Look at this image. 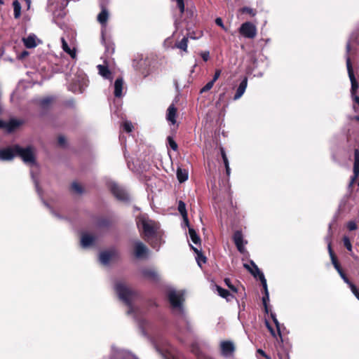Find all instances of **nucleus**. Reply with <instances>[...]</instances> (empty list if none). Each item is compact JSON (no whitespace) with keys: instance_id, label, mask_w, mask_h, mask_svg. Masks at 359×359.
Wrapping results in <instances>:
<instances>
[{"instance_id":"1","label":"nucleus","mask_w":359,"mask_h":359,"mask_svg":"<svg viewBox=\"0 0 359 359\" xmlns=\"http://www.w3.org/2000/svg\"><path fill=\"white\" fill-rule=\"evenodd\" d=\"M16 156H20L26 164L36 165L34 149L31 146L22 148L16 144L0 149L1 161H11Z\"/></svg>"},{"instance_id":"2","label":"nucleus","mask_w":359,"mask_h":359,"mask_svg":"<svg viewBox=\"0 0 359 359\" xmlns=\"http://www.w3.org/2000/svg\"><path fill=\"white\" fill-rule=\"evenodd\" d=\"M250 264L252 266L250 267V266L248 264H244V267L249 271V272L254 276V277H259L262 285L263 286V288L264 290V295L262 297V302L263 304L265 309L266 312H268V308H267V302L269 300V294L268 291L267 287V283L266 280L264 277V273L259 270L258 266L255 264V263L253 261H250Z\"/></svg>"},{"instance_id":"3","label":"nucleus","mask_w":359,"mask_h":359,"mask_svg":"<svg viewBox=\"0 0 359 359\" xmlns=\"http://www.w3.org/2000/svg\"><path fill=\"white\" fill-rule=\"evenodd\" d=\"M137 224L138 228L142 231L146 239L148 241L150 238L155 236L159 227L156 222L149 219L145 215L140 216L137 218Z\"/></svg>"},{"instance_id":"4","label":"nucleus","mask_w":359,"mask_h":359,"mask_svg":"<svg viewBox=\"0 0 359 359\" xmlns=\"http://www.w3.org/2000/svg\"><path fill=\"white\" fill-rule=\"evenodd\" d=\"M114 289L118 295L119 299L124 302L127 306H128L129 309L127 313L128 314H130L133 311V309L132 307V300L134 299L136 294L123 283H116Z\"/></svg>"},{"instance_id":"5","label":"nucleus","mask_w":359,"mask_h":359,"mask_svg":"<svg viewBox=\"0 0 359 359\" xmlns=\"http://www.w3.org/2000/svg\"><path fill=\"white\" fill-rule=\"evenodd\" d=\"M168 297L175 313L183 317L184 313L182 306L184 301V294L182 292L170 290L168 291Z\"/></svg>"},{"instance_id":"6","label":"nucleus","mask_w":359,"mask_h":359,"mask_svg":"<svg viewBox=\"0 0 359 359\" xmlns=\"http://www.w3.org/2000/svg\"><path fill=\"white\" fill-rule=\"evenodd\" d=\"M350 50H351V45L349 43H348L346 45L347 55L346 56V67H347L348 76H349V79H350V81L351 83V95L353 96V95L356 93V91L358 88V83L355 80V76L353 74V68H352V65H351V59L348 56V53L350 52Z\"/></svg>"},{"instance_id":"7","label":"nucleus","mask_w":359,"mask_h":359,"mask_svg":"<svg viewBox=\"0 0 359 359\" xmlns=\"http://www.w3.org/2000/svg\"><path fill=\"white\" fill-rule=\"evenodd\" d=\"M109 187L114 196L120 201H128L129 199L128 193L116 183L111 182L109 183Z\"/></svg>"},{"instance_id":"8","label":"nucleus","mask_w":359,"mask_h":359,"mask_svg":"<svg viewBox=\"0 0 359 359\" xmlns=\"http://www.w3.org/2000/svg\"><path fill=\"white\" fill-rule=\"evenodd\" d=\"M240 34L248 39H253L256 36L257 29L256 27L250 22H244L239 28Z\"/></svg>"},{"instance_id":"9","label":"nucleus","mask_w":359,"mask_h":359,"mask_svg":"<svg viewBox=\"0 0 359 359\" xmlns=\"http://www.w3.org/2000/svg\"><path fill=\"white\" fill-rule=\"evenodd\" d=\"M221 354L225 358H230L235 351V345L231 341H222L220 342Z\"/></svg>"},{"instance_id":"10","label":"nucleus","mask_w":359,"mask_h":359,"mask_svg":"<svg viewBox=\"0 0 359 359\" xmlns=\"http://www.w3.org/2000/svg\"><path fill=\"white\" fill-rule=\"evenodd\" d=\"M135 255L137 258L146 257L149 252L147 247L141 241H137L134 243Z\"/></svg>"},{"instance_id":"11","label":"nucleus","mask_w":359,"mask_h":359,"mask_svg":"<svg viewBox=\"0 0 359 359\" xmlns=\"http://www.w3.org/2000/svg\"><path fill=\"white\" fill-rule=\"evenodd\" d=\"M359 176V150L355 149L354 151V164H353V176L350 182V186H351L355 180Z\"/></svg>"},{"instance_id":"12","label":"nucleus","mask_w":359,"mask_h":359,"mask_svg":"<svg viewBox=\"0 0 359 359\" xmlns=\"http://www.w3.org/2000/svg\"><path fill=\"white\" fill-rule=\"evenodd\" d=\"M95 241V237L88 233H83L81 238V245L83 248H87Z\"/></svg>"},{"instance_id":"13","label":"nucleus","mask_w":359,"mask_h":359,"mask_svg":"<svg viewBox=\"0 0 359 359\" xmlns=\"http://www.w3.org/2000/svg\"><path fill=\"white\" fill-rule=\"evenodd\" d=\"M19 125L20 123L16 120H11L9 122L0 120V128H5L8 133L14 130Z\"/></svg>"},{"instance_id":"14","label":"nucleus","mask_w":359,"mask_h":359,"mask_svg":"<svg viewBox=\"0 0 359 359\" xmlns=\"http://www.w3.org/2000/svg\"><path fill=\"white\" fill-rule=\"evenodd\" d=\"M116 255L114 250L104 251L100 254V262L104 265H107L110 259Z\"/></svg>"},{"instance_id":"15","label":"nucleus","mask_w":359,"mask_h":359,"mask_svg":"<svg viewBox=\"0 0 359 359\" xmlns=\"http://www.w3.org/2000/svg\"><path fill=\"white\" fill-rule=\"evenodd\" d=\"M142 273L144 278L152 281L158 280V274L153 269H145L142 271Z\"/></svg>"},{"instance_id":"16","label":"nucleus","mask_w":359,"mask_h":359,"mask_svg":"<svg viewBox=\"0 0 359 359\" xmlns=\"http://www.w3.org/2000/svg\"><path fill=\"white\" fill-rule=\"evenodd\" d=\"M247 86H248V79H247V77H245L243 79V80L241 82V83L239 84V86L236 90V93L233 97L234 100H238L240 97H242V95L244 94V93L246 90Z\"/></svg>"},{"instance_id":"17","label":"nucleus","mask_w":359,"mask_h":359,"mask_svg":"<svg viewBox=\"0 0 359 359\" xmlns=\"http://www.w3.org/2000/svg\"><path fill=\"white\" fill-rule=\"evenodd\" d=\"M233 241L234 243L240 252H243L244 249V241L243 238V235L241 231H236L233 235Z\"/></svg>"},{"instance_id":"18","label":"nucleus","mask_w":359,"mask_h":359,"mask_svg":"<svg viewBox=\"0 0 359 359\" xmlns=\"http://www.w3.org/2000/svg\"><path fill=\"white\" fill-rule=\"evenodd\" d=\"M109 18V12L103 6H102V11L97 15V21L102 25V27H106L107 22Z\"/></svg>"},{"instance_id":"19","label":"nucleus","mask_w":359,"mask_h":359,"mask_svg":"<svg viewBox=\"0 0 359 359\" xmlns=\"http://www.w3.org/2000/svg\"><path fill=\"white\" fill-rule=\"evenodd\" d=\"M123 80L122 78H118L114 82V95L120 97L123 95Z\"/></svg>"},{"instance_id":"20","label":"nucleus","mask_w":359,"mask_h":359,"mask_svg":"<svg viewBox=\"0 0 359 359\" xmlns=\"http://www.w3.org/2000/svg\"><path fill=\"white\" fill-rule=\"evenodd\" d=\"M97 68L99 71V74L104 79H109L110 81L112 80V74L111 71L107 66L98 65Z\"/></svg>"},{"instance_id":"21","label":"nucleus","mask_w":359,"mask_h":359,"mask_svg":"<svg viewBox=\"0 0 359 359\" xmlns=\"http://www.w3.org/2000/svg\"><path fill=\"white\" fill-rule=\"evenodd\" d=\"M61 42L62 50L65 53L69 54L72 59H75L76 57V52L75 48H70V47L68 46L67 42L65 41L64 38L61 39Z\"/></svg>"},{"instance_id":"22","label":"nucleus","mask_w":359,"mask_h":359,"mask_svg":"<svg viewBox=\"0 0 359 359\" xmlns=\"http://www.w3.org/2000/svg\"><path fill=\"white\" fill-rule=\"evenodd\" d=\"M176 113L177 109L175 107L174 104L170 105L167 111L166 118L167 120L173 125L176 123Z\"/></svg>"},{"instance_id":"23","label":"nucleus","mask_w":359,"mask_h":359,"mask_svg":"<svg viewBox=\"0 0 359 359\" xmlns=\"http://www.w3.org/2000/svg\"><path fill=\"white\" fill-rule=\"evenodd\" d=\"M36 37L34 34H31L28 36L27 38L23 39V42L27 48H32L37 46V43L36 42Z\"/></svg>"},{"instance_id":"24","label":"nucleus","mask_w":359,"mask_h":359,"mask_svg":"<svg viewBox=\"0 0 359 359\" xmlns=\"http://www.w3.org/2000/svg\"><path fill=\"white\" fill-rule=\"evenodd\" d=\"M177 177L180 183L184 182L188 180V171L186 169L178 168L177 169Z\"/></svg>"},{"instance_id":"25","label":"nucleus","mask_w":359,"mask_h":359,"mask_svg":"<svg viewBox=\"0 0 359 359\" xmlns=\"http://www.w3.org/2000/svg\"><path fill=\"white\" fill-rule=\"evenodd\" d=\"M178 211L180 212V213L183 217V219L185 221L186 224L187 226H189V221H188V218H187V210H186V205L182 201H180L179 203H178Z\"/></svg>"},{"instance_id":"26","label":"nucleus","mask_w":359,"mask_h":359,"mask_svg":"<svg viewBox=\"0 0 359 359\" xmlns=\"http://www.w3.org/2000/svg\"><path fill=\"white\" fill-rule=\"evenodd\" d=\"M216 290L218 294L222 298L226 299L227 301H230L233 298V295L231 294L227 290L224 289L220 286H216Z\"/></svg>"},{"instance_id":"27","label":"nucleus","mask_w":359,"mask_h":359,"mask_svg":"<svg viewBox=\"0 0 359 359\" xmlns=\"http://www.w3.org/2000/svg\"><path fill=\"white\" fill-rule=\"evenodd\" d=\"M189 234L191 241L196 245L201 244V238L193 228H189Z\"/></svg>"},{"instance_id":"28","label":"nucleus","mask_w":359,"mask_h":359,"mask_svg":"<svg viewBox=\"0 0 359 359\" xmlns=\"http://www.w3.org/2000/svg\"><path fill=\"white\" fill-rule=\"evenodd\" d=\"M326 241L327 242V248H328L329 254H330V258L332 260V263L334 265V266H335L336 265L339 264V263H338L337 258L332 251L330 238L327 237Z\"/></svg>"},{"instance_id":"29","label":"nucleus","mask_w":359,"mask_h":359,"mask_svg":"<svg viewBox=\"0 0 359 359\" xmlns=\"http://www.w3.org/2000/svg\"><path fill=\"white\" fill-rule=\"evenodd\" d=\"M14 18L18 19L21 15V5L18 0L13 2Z\"/></svg>"},{"instance_id":"30","label":"nucleus","mask_w":359,"mask_h":359,"mask_svg":"<svg viewBox=\"0 0 359 359\" xmlns=\"http://www.w3.org/2000/svg\"><path fill=\"white\" fill-rule=\"evenodd\" d=\"M193 250L196 253V261L199 266H201V262L205 263L206 262V258L201 253V251L198 250L197 248L191 246Z\"/></svg>"},{"instance_id":"31","label":"nucleus","mask_w":359,"mask_h":359,"mask_svg":"<svg viewBox=\"0 0 359 359\" xmlns=\"http://www.w3.org/2000/svg\"><path fill=\"white\" fill-rule=\"evenodd\" d=\"M188 37H184L179 43L175 44L177 48H180L185 52L187 50Z\"/></svg>"},{"instance_id":"32","label":"nucleus","mask_w":359,"mask_h":359,"mask_svg":"<svg viewBox=\"0 0 359 359\" xmlns=\"http://www.w3.org/2000/svg\"><path fill=\"white\" fill-rule=\"evenodd\" d=\"M123 130L127 133H130L133 130V126L130 121H126L123 123Z\"/></svg>"},{"instance_id":"33","label":"nucleus","mask_w":359,"mask_h":359,"mask_svg":"<svg viewBox=\"0 0 359 359\" xmlns=\"http://www.w3.org/2000/svg\"><path fill=\"white\" fill-rule=\"evenodd\" d=\"M72 190L78 194H81L83 192V189L81 186L77 182H73L72 184Z\"/></svg>"},{"instance_id":"34","label":"nucleus","mask_w":359,"mask_h":359,"mask_svg":"<svg viewBox=\"0 0 359 359\" xmlns=\"http://www.w3.org/2000/svg\"><path fill=\"white\" fill-rule=\"evenodd\" d=\"M214 83H214V82H212V81H209L208 83H207L205 84V86H204L201 89V91H200V92H201V93H205V92H207V91L210 90L212 88V86H213Z\"/></svg>"},{"instance_id":"35","label":"nucleus","mask_w":359,"mask_h":359,"mask_svg":"<svg viewBox=\"0 0 359 359\" xmlns=\"http://www.w3.org/2000/svg\"><path fill=\"white\" fill-rule=\"evenodd\" d=\"M343 243H344V246L346 248V249L348 251L352 250V245L351 243L349 238L347 236H344L343 238Z\"/></svg>"},{"instance_id":"36","label":"nucleus","mask_w":359,"mask_h":359,"mask_svg":"<svg viewBox=\"0 0 359 359\" xmlns=\"http://www.w3.org/2000/svg\"><path fill=\"white\" fill-rule=\"evenodd\" d=\"M351 292L355 296V297L359 300V291L357 289L356 286L353 283H351L348 285Z\"/></svg>"},{"instance_id":"37","label":"nucleus","mask_w":359,"mask_h":359,"mask_svg":"<svg viewBox=\"0 0 359 359\" xmlns=\"http://www.w3.org/2000/svg\"><path fill=\"white\" fill-rule=\"evenodd\" d=\"M168 141L170 148L172 150L176 151L177 149V144L175 141L171 137H168Z\"/></svg>"},{"instance_id":"38","label":"nucleus","mask_w":359,"mask_h":359,"mask_svg":"<svg viewBox=\"0 0 359 359\" xmlns=\"http://www.w3.org/2000/svg\"><path fill=\"white\" fill-rule=\"evenodd\" d=\"M224 283L226 284V285L233 292H237V289L236 288L235 286H233L231 283V280L228 278H225L224 279Z\"/></svg>"},{"instance_id":"39","label":"nucleus","mask_w":359,"mask_h":359,"mask_svg":"<svg viewBox=\"0 0 359 359\" xmlns=\"http://www.w3.org/2000/svg\"><path fill=\"white\" fill-rule=\"evenodd\" d=\"M242 12L243 13H248L252 16L255 15V11L251 8H249V7H243L242 9H241Z\"/></svg>"},{"instance_id":"40","label":"nucleus","mask_w":359,"mask_h":359,"mask_svg":"<svg viewBox=\"0 0 359 359\" xmlns=\"http://www.w3.org/2000/svg\"><path fill=\"white\" fill-rule=\"evenodd\" d=\"M215 23L217 25L219 26L224 31H226V32L227 31V28L224 26L221 18H217L215 19Z\"/></svg>"},{"instance_id":"41","label":"nucleus","mask_w":359,"mask_h":359,"mask_svg":"<svg viewBox=\"0 0 359 359\" xmlns=\"http://www.w3.org/2000/svg\"><path fill=\"white\" fill-rule=\"evenodd\" d=\"M177 4L178 8L180 10L181 13H183L184 11V4L183 0H175Z\"/></svg>"},{"instance_id":"42","label":"nucleus","mask_w":359,"mask_h":359,"mask_svg":"<svg viewBox=\"0 0 359 359\" xmlns=\"http://www.w3.org/2000/svg\"><path fill=\"white\" fill-rule=\"evenodd\" d=\"M339 276L343 279V280L348 285L351 283V282L348 280V278L346 277V274L343 271H339Z\"/></svg>"},{"instance_id":"43","label":"nucleus","mask_w":359,"mask_h":359,"mask_svg":"<svg viewBox=\"0 0 359 359\" xmlns=\"http://www.w3.org/2000/svg\"><path fill=\"white\" fill-rule=\"evenodd\" d=\"M347 228L349 231H354L357 229V225L354 222H349L347 224Z\"/></svg>"},{"instance_id":"44","label":"nucleus","mask_w":359,"mask_h":359,"mask_svg":"<svg viewBox=\"0 0 359 359\" xmlns=\"http://www.w3.org/2000/svg\"><path fill=\"white\" fill-rule=\"evenodd\" d=\"M201 56L203 58L204 61H208L210 57V53L209 51H203L201 53Z\"/></svg>"},{"instance_id":"45","label":"nucleus","mask_w":359,"mask_h":359,"mask_svg":"<svg viewBox=\"0 0 359 359\" xmlns=\"http://www.w3.org/2000/svg\"><path fill=\"white\" fill-rule=\"evenodd\" d=\"M221 73H222V71L220 69H217L215 71L214 76H213V78H212V79L211 81H212V82L215 83L219 79V77L220 76Z\"/></svg>"},{"instance_id":"46","label":"nucleus","mask_w":359,"mask_h":359,"mask_svg":"<svg viewBox=\"0 0 359 359\" xmlns=\"http://www.w3.org/2000/svg\"><path fill=\"white\" fill-rule=\"evenodd\" d=\"M58 144L62 146V147H65V144H66V140L65 138V137L63 136H60L58 137Z\"/></svg>"},{"instance_id":"47","label":"nucleus","mask_w":359,"mask_h":359,"mask_svg":"<svg viewBox=\"0 0 359 359\" xmlns=\"http://www.w3.org/2000/svg\"><path fill=\"white\" fill-rule=\"evenodd\" d=\"M50 102H51V99L50 98H46V99H44V100H41V105L45 107L46 105L48 104Z\"/></svg>"},{"instance_id":"48","label":"nucleus","mask_w":359,"mask_h":359,"mask_svg":"<svg viewBox=\"0 0 359 359\" xmlns=\"http://www.w3.org/2000/svg\"><path fill=\"white\" fill-rule=\"evenodd\" d=\"M31 175H32V179H33L34 182L36 191L39 193V184H38L37 180L34 178L32 171H31Z\"/></svg>"},{"instance_id":"49","label":"nucleus","mask_w":359,"mask_h":359,"mask_svg":"<svg viewBox=\"0 0 359 359\" xmlns=\"http://www.w3.org/2000/svg\"><path fill=\"white\" fill-rule=\"evenodd\" d=\"M271 318H273V321L276 324L278 330H279V323H278V320L276 319L275 315L274 314H271Z\"/></svg>"},{"instance_id":"50","label":"nucleus","mask_w":359,"mask_h":359,"mask_svg":"<svg viewBox=\"0 0 359 359\" xmlns=\"http://www.w3.org/2000/svg\"><path fill=\"white\" fill-rule=\"evenodd\" d=\"M257 353L264 357H266L267 359H271L270 357L266 355L265 352L262 349H258Z\"/></svg>"},{"instance_id":"51","label":"nucleus","mask_w":359,"mask_h":359,"mask_svg":"<svg viewBox=\"0 0 359 359\" xmlns=\"http://www.w3.org/2000/svg\"><path fill=\"white\" fill-rule=\"evenodd\" d=\"M27 55H28V52L25 50L20 55H18V57L19 59H22V58H24L25 57H26Z\"/></svg>"},{"instance_id":"52","label":"nucleus","mask_w":359,"mask_h":359,"mask_svg":"<svg viewBox=\"0 0 359 359\" xmlns=\"http://www.w3.org/2000/svg\"><path fill=\"white\" fill-rule=\"evenodd\" d=\"M221 154H222V159L227 158L226 153H225V151H224L223 148L221 149Z\"/></svg>"},{"instance_id":"53","label":"nucleus","mask_w":359,"mask_h":359,"mask_svg":"<svg viewBox=\"0 0 359 359\" xmlns=\"http://www.w3.org/2000/svg\"><path fill=\"white\" fill-rule=\"evenodd\" d=\"M335 269L337 271V272L339 273V271H343L341 269L339 264H337L334 266Z\"/></svg>"},{"instance_id":"54","label":"nucleus","mask_w":359,"mask_h":359,"mask_svg":"<svg viewBox=\"0 0 359 359\" xmlns=\"http://www.w3.org/2000/svg\"><path fill=\"white\" fill-rule=\"evenodd\" d=\"M225 168H226V175H227L228 176H229L230 172H231V169H230V168H229V166H226Z\"/></svg>"},{"instance_id":"55","label":"nucleus","mask_w":359,"mask_h":359,"mask_svg":"<svg viewBox=\"0 0 359 359\" xmlns=\"http://www.w3.org/2000/svg\"><path fill=\"white\" fill-rule=\"evenodd\" d=\"M223 161H224L225 167L229 165L228 158L223 159Z\"/></svg>"},{"instance_id":"56","label":"nucleus","mask_w":359,"mask_h":359,"mask_svg":"<svg viewBox=\"0 0 359 359\" xmlns=\"http://www.w3.org/2000/svg\"><path fill=\"white\" fill-rule=\"evenodd\" d=\"M25 1H26L28 8H29L30 4H31V0H25Z\"/></svg>"},{"instance_id":"57","label":"nucleus","mask_w":359,"mask_h":359,"mask_svg":"<svg viewBox=\"0 0 359 359\" xmlns=\"http://www.w3.org/2000/svg\"><path fill=\"white\" fill-rule=\"evenodd\" d=\"M4 51L0 49V57L3 55Z\"/></svg>"},{"instance_id":"58","label":"nucleus","mask_w":359,"mask_h":359,"mask_svg":"<svg viewBox=\"0 0 359 359\" xmlns=\"http://www.w3.org/2000/svg\"><path fill=\"white\" fill-rule=\"evenodd\" d=\"M354 119L357 120L359 121V116H356L354 117Z\"/></svg>"},{"instance_id":"59","label":"nucleus","mask_w":359,"mask_h":359,"mask_svg":"<svg viewBox=\"0 0 359 359\" xmlns=\"http://www.w3.org/2000/svg\"><path fill=\"white\" fill-rule=\"evenodd\" d=\"M4 4V0H0V5H3Z\"/></svg>"},{"instance_id":"60","label":"nucleus","mask_w":359,"mask_h":359,"mask_svg":"<svg viewBox=\"0 0 359 359\" xmlns=\"http://www.w3.org/2000/svg\"><path fill=\"white\" fill-rule=\"evenodd\" d=\"M79 92L80 93H81L83 92V90H82L81 89H79Z\"/></svg>"},{"instance_id":"61","label":"nucleus","mask_w":359,"mask_h":359,"mask_svg":"<svg viewBox=\"0 0 359 359\" xmlns=\"http://www.w3.org/2000/svg\"><path fill=\"white\" fill-rule=\"evenodd\" d=\"M70 90H71L72 91H74V92H76V90H74L73 88H70Z\"/></svg>"},{"instance_id":"62","label":"nucleus","mask_w":359,"mask_h":359,"mask_svg":"<svg viewBox=\"0 0 359 359\" xmlns=\"http://www.w3.org/2000/svg\"><path fill=\"white\" fill-rule=\"evenodd\" d=\"M329 231H331V226L330 225L329 226Z\"/></svg>"}]
</instances>
